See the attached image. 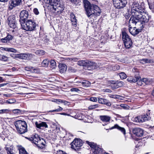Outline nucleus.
<instances>
[{"mask_svg": "<svg viewBox=\"0 0 154 154\" xmlns=\"http://www.w3.org/2000/svg\"><path fill=\"white\" fill-rule=\"evenodd\" d=\"M18 55V54H15L13 53H12L10 55L12 57H13V58H14V59H16L17 58H18V57H17Z\"/></svg>", "mask_w": 154, "mask_h": 154, "instance_id": "864d4df0", "label": "nucleus"}, {"mask_svg": "<svg viewBox=\"0 0 154 154\" xmlns=\"http://www.w3.org/2000/svg\"><path fill=\"white\" fill-rule=\"evenodd\" d=\"M119 75L120 78L122 79H125L126 78V75L123 72L120 73Z\"/></svg>", "mask_w": 154, "mask_h": 154, "instance_id": "de8ad7c7", "label": "nucleus"}, {"mask_svg": "<svg viewBox=\"0 0 154 154\" xmlns=\"http://www.w3.org/2000/svg\"><path fill=\"white\" fill-rule=\"evenodd\" d=\"M120 68V66L119 65H116L115 66L113 67L112 69L114 70H118Z\"/></svg>", "mask_w": 154, "mask_h": 154, "instance_id": "bf43d9fd", "label": "nucleus"}, {"mask_svg": "<svg viewBox=\"0 0 154 154\" xmlns=\"http://www.w3.org/2000/svg\"><path fill=\"white\" fill-rule=\"evenodd\" d=\"M13 36L11 35H8L5 37L0 39L1 41L3 43H7L12 39Z\"/></svg>", "mask_w": 154, "mask_h": 154, "instance_id": "4be33fe9", "label": "nucleus"}, {"mask_svg": "<svg viewBox=\"0 0 154 154\" xmlns=\"http://www.w3.org/2000/svg\"><path fill=\"white\" fill-rule=\"evenodd\" d=\"M70 91L72 92H78L79 91H80L78 88H71L70 90Z\"/></svg>", "mask_w": 154, "mask_h": 154, "instance_id": "603ef678", "label": "nucleus"}, {"mask_svg": "<svg viewBox=\"0 0 154 154\" xmlns=\"http://www.w3.org/2000/svg\"><path fill=\"white\" fill-rule=\"evenodd\" d=\"M8 24L9 26L13 28H15L16 26L15 16L14 15L10 16L8 18Z\"/></svg>", "mask_w": 154, "mask_h": 154, "instance_id": "4468645a", "label": "nucleus"}, {"mask_svg": "<svg viewBox=\"0 0 154 154\" xmlns=\"http://www.w3.org/2000/svg\"><path fill=\"white\" fill-rule=\"evenodd\" d=\"M51 67L52 69H55L56 66V63L55 60H51L50 62Z\"/></svg>", "mask_w": 154, "mask_h": 154, "instance_id": "ea45409f", "label": "nucleus"}, {"mask_svg": "<svg viewBox=\"0 0 154 154\" xmlns=\"http://www.w3.org/2000/svg\"><path fill=\"white\" fill-rule=\"evenodd\" d=\"M133 134L137 137H141L143 135V130L140 128H135L133 129Z\"/></svg>", "mask_w": 154, "mask_h": 154, "instance_id": "dca6fc26", "label": "nucleus"}, {"mask_svg": "<svg viewBox=\"0 0 154 154\" xmlns=\"http://www.w3.org/2000/svg\"><path fill=\"white\" fill-rule=\"evenodd\" d=\"M7 110V109H2L0 110V113H5Z\"/></svg>", "mask_w": 154, "mask_h": 154, "instance_id": "e2e57ef3", "label": "nucleus"}, {"mask_svg": "<svg viewBox=\"0 0 154 154\" xmlns=\"http://www.w3.org/2000/svg\"><path fill=\"white\" fill-rule=\"evenodd\" d=\"M32 55L31 54H18L17 57L18 58L24 60H30L32 57Z\"/></svg>", "mask_w": 154, "mask_h": 154, "instance_id": "a211bd4d", "label": "nucleus"}, {"mask_svg": "<svg viewBox=\"0 0 154 154\" xmlns=\"http://www.w3.org/2000/svg\"><path fill=\"white\" fill-rule=\"evenodd\" d=\"M87 60H81L77 62V64L79 66H83L85 67V68L86 66L87 65Z\"/></svg>", "mask_w": 154, "mask_h": 154, "instance_id": "cd10ccee", "label": "nucleus"}, {"mask_svg": "<svg viewBox=\"0 0 154 154\" xmlns=\"http://www.w3.org/2000/svg\"><path fill=\"white\" fill-rule=\"evenodd\" d=\"M114 7L120 9L125 7L127 3V0H112Z\"/></svg>", "mask_w": 154, "mask_h": 154, "instance_id": "423d86ee", "label": "nucleus"}, {"mask_svg": "<svg viewBox=\"0 0 154 154\" xmlns=\"http://www.w3.org/2000/svg\"><path fill=\"white\" fill-rule=\"evenodd\" d=\"M21 1V0H10L9 8L10 10L14 8L19 5Z\"/></svg>", "mask_w": 154, "mask_h": 154, "instance_id": "2eb2a0df", "label": "nucleus"}, {"mask_svg": "<svg viewBox=\"0 0 154 154\" xmlns=\"http://www.w3.org/2000/svg\"><path fill=\"white\" fill-rule=\"evenodd\" d=\"M144 8L140 5L137 2H134L131 5L132 15L129 20L131 24L140 25L143 28L145 23H147L149 19V16L147 13L145 12Z\"/></svg>", "mask_w": 154, "mask_h": 154, "instance_id": "f257e3e1", "label": "nucleus"}, {"mask_svg": "<svg viewBox=\"0 0 154 154\" xmlns=\"http://www.w3.org/2000/svg\"><path fill=\"white\" fill-rule=\"evenodd\" d=\"M86 142L91 148L94 149V154H98L102 152V149L99 147L96 144L94 143L89 142L88 141H86Z\"/></svg>", "mask_w": 154, "mask_h": 154, "instance_id": "6e6552de", "label": "nucleus"}, {"mask_svg": "<svg viewBox=\"0 0 154 154\" xmlns=\"http://www.w3.org/2000/svg\"><path fill=\"white\" fill-rule=\"evenodd\" d=\"M56 154H67L66 153H64L61 150H58L57 151Z\"/></svg>", "mask_w": 154, "mask_h": 154, "instance_id": "13d9d810", "label": "nucleus"}, {"mask_svg": "<svg viewBox=\"0 0 154 154\" xmlns=\"http://www.w3.org/2000/svg\"><path fill=\"white\" fill-rule=\"evenodd\" d=\"M59 67L60 72L62 73H64L65 72L67 68V66L64 64H60Z\"/></svg>", "mask_w": 154, "mask_h": 154, "instance_id": "bb28decb", "label": "nucleus"}, {"mask_svg": "<svg viewBox=\"0 0 154 154\" xmlns=\"http://www.w3.org/2000/svg\"><path fill=\"white\" fill-rule=\"evenodd\" d=\"M72 3L75 4V5H80L79 0H69Z\"/></svg>", "mask_w": 154, "mask_h": 154, "instance_id": "09e8293b", "label": "nucleus"}, {"mask_svg": "<svg viewBox=\"0 0 154 154\" xmlns=\"http://www.w3.org/2000/svg\"><path fill=\"white\" fill-rule=\"evenodd\" d=\"M45 51L43 50H37L35 52V53L39 56H42L45 54Z\"/></svg>", "mask_w": 154, "mask_h": 154, "instance_id": "4c0bfd02", "label": "nucleus"}, {"mask_svg": "<svg viewBox=\"0 0 154 154\" xmlns=\"http://www.w3.org/2000/svg\"><path fill=\"white\" fill-rule=\"evenodd\" d=\"M26 70L30 71L32 72L36 73L38 71L37 69V68L32 66L26 67Z\"/></svg>", "mask_w": 154, "mask_h": 154, "instance_id": "c756f323", "label": "nucleus"}, {"mask_svg": "<svg viewBox=\"0 0 154 154\" xmlns=\"http://www.w3.org/2000/svg\"><path fill=\"white\" fill-rule=\"evenodd\" d=\"M98 101L99 103L106 105L108 106H110L111 105V103L106 99L98 98Z\"/></svg>", "mask_w": 154, "mask_h": 154, "instance_id": "aec40b11", "label": "nucleus"}, {"mask_svg": "<svg viewBox=\"0 0 154 154\" xmlns=\"http://www.w3.org/2000/svg\"><path fill=\"white\" fill-rule=\"evenodd\" d=\"M122 39L124 42H128L127 41H132L131 38H130L129 36L125 32H123L122 33Z\"/></svg>", "mask_w": 154, "mask_h": 154, "instance_id": "412c9836", "label": "nucleus"}, {"mask_svg": "<svg viewBox=\"0 0 154 154\" xmlns=\"http://www.w3.org/2000/svg\"><path fill=\"white\" fill-rule=\"evenodd\" d=\"M73 61H76L77 60H78V58H76V59H71Z\"/></svg>", "mask_w": 154, "mask_h": 154, "instance_id": "338daca9", "label": "nucleus"}, {"mask_svg": "<svg viewBox=\"0 0 154 154\" xmlns=\"http://www.w3.org/2000/svg\"><path fill=\"white\" fill-rule=\"evenodd\" d=\"M4 50L6 51L11 52L14 53H16L17 52V50L13 48H4Z\"/></svg>", "mask_w": 154, "mask_h": 154, "instance_id": "79ce46f5", "label": "nucleus"}, {"mask_svg": "<svg viewBox=\"0 0 154 154\" xmlns=\"http://www.w3.org/2000/svg\"><path fill=\"white\" fill-rule=\"evenodd\" d=\"M59 112V110L58 109H55V110H51L49 111L50 112Z\"/></svg>", "mask_w": 154, "mask_h": 154, "instance_id": "680f3d73", "label": "nucleus"}, {"mask_svg": "<svg viewBox=\"0 0 154 154\" xmlns=\"http://www.w3.org/2000/svg\"><path fill=\"white\" fill-rule=\"evenodd\" d=\"M8 58L6 56L0 55V60L3 61H5L8 60Z\"/></svg>", "mask_w": 154, "mask_h": 154, "instance_id": "49530a36", "label": "nucleus"}, {"mask_svg": "<svg viewBox=\"0 0 154 154\" xmlns=\"http://www.w3.org/2000/svg\"><path fill=\"white\" fill-rule=\"evenodd\" d=\"M129 14H127V15L126 14L125 16V17L126 19H128L129 18Z\"/></svg>", "mask_w": 154, "mask_h": 154, "instance_id": "0e129e2a", "label": "nucleus"}, {"mask_svg": "<svg viewBox=\"0 0 154 154\" xmlns=\"http://www.w3.org/2000/svg\"><path fill=\"white\" fill-rule=\"evenodd\" d=\"M100 118L103 122L109 123L111 119V117L107 116H100Z\"/></svg>", "mask_w": 154, "mask_h": 154, "instance_id": "5701e85b", "label": "nucleus"}, {"mask_svg": "<svg viewBox=\"0 0 154 154\" xmlns=\"http://www.w3.org/2000/svg\"><path fill=\"white\" fill-rule=\"evenodd\" d=\"M37 146L41 149L44 148L46 144V142L43 138L40 137L38 136L37 137V140L35 141L34 143Z\"/></svg>", "mask_w": 154, "mask_h": 154, "instance_id": "1a4fd4ad", "label": "nucleus"}, {"mask_svg": "<svg viewBox=\"0 0 154 154\" xmlns=\"http://www.w3.org/2000/svg\"><path fill=\"white\" fill-rule=\"evenodd\" d=\"M21 25L24 30L29 31L35 30L37 26L36 23L32 20H27L24 23L22 22Z\"/></svg>", "mask_w": 154, "mask_h": 154, "instance_id": "20e7f679", "label": "nucleus"}, {"mask_svg": "<svg viewBox=\"0 0 154 154\" xmlns=\"http://www.w3.org/2000/svg\"><path fill=\"white\" fill-rule=\"evenodd\" d=\"M109 96L111 98H114V99H117V98H118V97H119V96L118 95H113V94H109Z\"/></svg>", "mask_w": 154, "mask_h": 154, "instance_id": "3c124183", "label": "nucleus"}, {"mask_svg": "<svg viewBox=\"0 0 154 154\" xmlns=\"http://www.w3.org/2000/svg\"><path fill=\"white\" fill-rule=\"evenodd\" d=\"M38 137V135L37 134H35L33 137H26L28 140L32 142V143H34L35 141H36L37 140V137Z\"/></svg>", "mask_w": 154, "mask_h": 154, "instance_id": "c85d7f7f", "label": "nucleus"}, {"mask_svg": "<svg viewBox=\"0 0 154 154\" xmlns=\"http://www.w3.org/2000/svg\"><path fill=\"white\" fill-rule=\"evenodd\" d=\"M53 102H55L56 103L59 104L60 102L64 103L65 105H66L67 102L65 100H63L61 99H56V100L53 101Z\"/></svg>", "mask_w": 154, "mask_h": 154, "instance_id": "58836bf2", "label": "nucleus"}, {"mask_svg": "<svg viewBox=\"0 0 154 154\" xmlns=\"http://www.w3.org/2000/svg\"><path fill=\"white\" fill-rule=\"evenodd\" d=\"M87 63L85 68V69H87L88 70H91L93 69H94L97 67V64L95 62L91 61H89L87 60Z\"/></svg>", "mask_w": 154, "mask_h": 154, "instance_id": "f3484780", "label": "nucleus"}, {"mask_svg": "<svg viewBox=\"0 0 154 154\" xmlns=\"http://www.w3.org/2000/svg\"><path fill=\"white\" fill-rule=\"evenodd\" d=\"M5 148L8 154H15L13 151L12 148L11 146L8 147L6 146Z\"/></svg>", "mask_w": 154, "mask_h": 154, "instance_id": "2f4dec72", "label": "nucleus"}, {"mask_svg": "<svg viewBox=\"0 0 154 154\" xmlns=\"http://www.w3.org/2000/svg\"><path fill=\"white\" fill-rule=\"evenodd\" d=\"M19 154H29L24 148H20L19 150Z\"/></svg>", "mask_w": 154, "mask_h": 154, "instance_id": "a19ab883", "label": "nucleus"}, {"mask_svg": "<svg viewBox=\"0 0 154 154\" xmlns=\"http://www.w3.org/2000/svg\"><path fill=\"white\" fill-rule=\"evenodd\" d=\"M12 111L15 114L20 115L22 114V111L18 109H13Z\"/></svg>", "mask_w": 154, "mask_h": 154, "instance_id": "e433bc0d", "label": "nucleus"}, {"mask_svg": "<svg viewBox=\"0 0 154 154\" xmlns=\"http://www.w3.org/2000/svg\"><path fill=\"white\" fill-rule=\"evenodd\" d=\"M35 125L37 128L40 129H41L42 127L48 128V125L45 122H42L38 123V122H35Z\"/></svg>", "mask_w": 154, "mask_h": 154, "instance_id": "b1692460", "label": "nucleus"}, {"mask_svg": "<svg viewBox=\"0 0 154 154\" xmlns=\"http://www.w3.org/2000/svg\"><path fill=\"white\" fill-rule=\"evenodd\" d=\"M109 82L112 85L111 87L113 90L122 87L123 86V82L118 81H116L114 80H110Z\"/></svg>", "mask_w": 154, "mask_h": 154, "instance_id": "9b49d317", "label": "nucleus"}, {"mask_svg": "<svg viewBox=\"0 0 154 154\" xmlns=\"http://www.w3.org/2000/svg\"><path fill=\"white\" fill-rule=\"evenodd\" d=\"M83 3L86 14L88 17L100 15L101 11L99 7L97 5L91 4L87 0H84Z\"/></svg>", "mask_w": 154, "mask_h": 154, "instance_id": "f03ea898", "label": "nucleus"}, {"mask_svg": "<svg viewBox=\"0 0 154 154\" xmlns=\"http://www.w3.org/2000/svg\"><path fill=\"white\" fill-rule=\"evenodd\" d=\"M50 10L53 13H60L64 10V7L60 0H49Z\"/></svg>", "mask_w": 154, "mask_h": 154, "instance_id": "7ed1b4c3", "label": "nucleus"}, {"mask_svg": "<svg viewBox=\"0 0 154 154\" xmlns=\"http://www.w3.org/2000/svg\"><path fill=\"white\" fill-rule=\"evenodd\" d=\"M16 102L15 100L13 98H11L6 101V103L8 104H12Z\"/></svg>", "mask_w": 154, "mask_h": 154, "instance_id": "37998d69", "label": "nucleus"}, {"mask_svg": "<svg viewBox=\"0 0 154 154\" xmlns=\"http://www.w3.org/2000/svg\"><path fill=\"white\" fill-rule=\"evenodd\" d=\"M49 60L48 59H45L42 62L41 65L44 67H47L49 63Z\"/></svg>", "mask_w": 154, "mask_h": 154, "instance_id": "72a5a7b5", "label": "nucleus"}, {"mask_svg": "<svg viewBox=\"0 0 154 154\" xmlns=\"http://www.w3.org/2000/svg\"><path fill=\"white\" fill-rule=\"evenodd\" d=\"M149 118V116L147 114H146L144 115L137 116L135 118L134 121L137 122H142L148 120Z\"/></svg>", "mask_w": 154, "mask_h": 154, "instance_id": "ddd939ff", "label": "nucleus"}, {"mask_svg": "<svg viewBox=\"0 0 154 154\" xmlns=\"http://www.w3.org/2000/svg\"><path fill=\"white\" fill-rule=\"evenodd\" d=\"M3 96L5 97H12V94H3Z\"/></svg>", "mask_w": 154, "mask_h": 154, "instance_id": "4d7b16f0", "label": "nucleus"}, {"mask_svg": "<svg viewBox=\"0 0 154 154\" xmlns=\"http://www.w3.org/2000/svg\"><path fill=\"white\" fill-rule=\"evenodd\" d=\"M29 16V13L28 11L26 10H23L20 13V20H19L20 23L21 24L22 22L24 23L26 21V19Z\"/></svg>", "mask_w": 154, "mask_h": 154, "instance_id": "9d476101", "label": "nucleus"}, {"mask_svg": "<svg viewBox=\"0 0 154 154\" xmlns=\"http://www.w3.org/2000/svg\"><path fill=\"white\" fill-rule=\"evenodd\" d=\"M137 80L136 82H137V84L138 85L141 86L143 84L142 79H141L140 77V76L139 75H138V77H137Z\"/></svg>", "mask_w": 154, "mask_h": 154, "instance_id": "c9c22d12", "label": "nucleus"}, {"mask_svg": "<svg viewBox=\"0 0 154 154\" xmlns=\"http://www.w3.org/2000/svg\"><path fill=\"white\" fill-rule=\"evenodd\" d=\"M90 100L93 102H96L97 100L96 97H91L90 98Z\"/></svg>", "mask_w": 154, "mask_h": 154, "instance_id": "6e6d98bb", "label": "nucleus"}, {"mask_svg": "<svg viewBox=\"0 0 154 154\" xmlns=\"http://www.w3.org/2000/svg\"><path fill=\"white\" fill-rule=\"evenodd\" d=\"M98 105L97 104H95L90 106H89L88 109H92L97 108L98 107Z\"/></svg>", "mask_w": 154, "mask_h": 154, "instance_id": "8fccbe9b", "label": "nucleus"}, {"mask_svg": "<svg viewBox=\"0 0 154 154\" xmlns=\"http://www.w3.org/2000/svg\"><path fill=\"white\" fill-rule=\"evenodd\" d=\"M133 71L134 73V77L130 76L127 79L128 82L131 83L136 82L137 80V78L138 77V76L139 75V72L137 69H133Z\"/></svg>", "mask_w": 154, "mask_h": 154, "instance_id": "f8f14e48", "label": "nucleus"}, {"mask_svg": "<svg viewBox=\"0 0 154 154\" xmlns=\"http://www.w3.org/2000/svg\"><path fill=\"white\" fill-rule=\"evenodd\" d=\"M70 16L72 25L75 27H76L77 26V20L74 14L71 13L70 14Z\"/></svg>", "mask_w": 154, "mask_h": 154, "instance_id": "393cba45", "label": "nucleus"}, {"mask_svg": "<svg viewBox=\"0 0 154 154\" xmlns=\"http://www.w3.org/2000/svg\"><path fill=\"white\" fill-rule=\"evenodd\" d=\"M8 1V0H0V2H7Z\"/></svg>", "mask_w": 154, "mask_h": 154, "instance_id": "774afa93", "label": "nucleus"}, {"mask_svg": "<svg viewBox=\"0 0 154 154\" xmlns=\"http://www.w3.org/2000/svg\"><path fill=\"white\" fill-rule=\"evenodd\" d=\"M7 83H3L0 84V87H2L4 85H7Z\"/></svg>", "mask_w": 154, "mask_h": 154, "instance_id": "69168bd1", "label": "nucleus"}, {"mask_svg": "<svg viewBox=\"0 0 154 154\" xmlns=\"http://www.w3.org/2000/svg\"><path fill=\"white\" fill-rule=\"evenodd\" d=\"M80 83H81L82 84L83 86L84 87H88L90 86L91 85V83L87 80H84L83 81H82L80 82Z\"/></svg>", "mask_w": 154, "mask_h": 154, "instance_id": "473e14b6", "label": "nucleus"}, {"mask_svg": "<svg viewBox=\"0 0 154 154\" xmlns=\"http://www.w3.org/2000/svg\"><path fill=\"white\" fill-rule=\"evenodd\" d=\"M142 29H136V27L132 28L130 27L129 30L130 32L133 35H135L138 34L140 32H141Z\"/></svg>", "mask_w": 154, "mask_h": 154, "instance_id": "6ab92c4d", "label": "nucleus"}, {"mask_svg": "<svg viewBox=\"0 0 154 154\" xmlns=\"http://www.w3.org/2000/svg\"><path fill=\"white\" fill-rule=\"evenodd\" d=\"M103 91L106 92L111 93L112 91L111 90L109 89H105L103 90Z\"/></svg>", "mask_w": 154, "mask_h": 154, "instance_id": "052dcab7", "label": "nucleus"}, {"mask_svg": "<svg viewBox=\"0 0 154 154\" xmlns=\"http://www.w3.org/2000/svg\"><path fill=\"white\" fill-rule=\"evenodd\" d=\"M82 141L79 139H74L71 143V148L75 151H79L82 145Z\"/></svg>", "mask_w": 154, "mask_h": 154, "instance_id": "0eeeda50", "label": "nucleus"}, {"mask_svg": "<svg viewBox=\"0 0 154 154\" xmlns=\"http://www.w3.org/2000/svg\"><path fill=\"white\" fill-rule=\"evenodd\" d=\"M142 61L145 63H152L153 62V61L152 60L146 58L143 59Z\"/></svg>", "mask_w": 154, "mask_h": 154, "instance_id": "c03bdc74", "label": "nucleus"}, {"mask_svg": "<svg viewBox=\"0 0 154 154\" xmlns=\"http://www.w3.org/2000/svg\"><path fill=\"white\" fill-rule=\"evenodd\" d=\"M114 128H117L118 130L120 131L124 135H125L126 134V131L125 129L124 128L120 127L117 124L113 126L111 128V129Z\"/></svg>", "mask_w": 154, "mask_h": 154, "instance_id": "a878e982", "label": "nucleus"}, {"mask_svg": "<svg viewBox=\"0 0 154 154\" xmlns=\"http://www.w3.org/2000/svg\"><path fill=\"white\" fill-rule=\"evenodd\" d=\"M14 125L17 131L19 133L23 134L27 131V125L25 121L18 120L15 122Z\"/></svg>", "mask_w": 154, "mask_h": 154, "instance_id": "39448f33", "label": "nucleus"}, {"mask_svg": "<svg viewBox=\"0 0 154 154\" xmlns=\"http://www.w3.org/2000/svg\"><path fill=\"white\" fill-rule=\"evenodd\" d=\"M68 71L69 72H75L77 70L74 67L70 66L68 68Z\"/></svg>", "mask_w": 154, "mask_h": 154, "instance_id": "a18cd8bd", "label": "nucleus"}, {"mask_svg": "<svg viewBox=\"0 0 154 154\" xmlns=\"http://www.w3.org/2000/svg\"><path fill=\"white\" fill-rule=\"evenodd\" d=\"M128 42H124L125 47L127 48H129L132 44V41H127Z\"/></svg>", "mask_w": 154, "mask_h": 154, "instance_id": "f704fd0d", "label": "nucleus"}, {"mask_svg": "<svg viewBox=\"0 0 154 154\" xmlns=\"http://www.w3.org/2000/svg\"><path fill=\"white\" fill-rule=\"evenodd\" d=\"M33 12L36 15H38L39 14L38 10L37 8H34L33 10Z\"/></svg>", "mask_w": 154, "mask_h": 154, "instance_id": "5fc2aeb1", "label": "nucleus"}, {"mask_svg": "<svg viewBox=\"0 0 154 154\" xmlns=\"http://www.w3.org/2000/svg\"><path fill=\"white\" fill-rule=\"evenodd\" d=\"M142 81L146 85H150L152 83V80L151 79L147 78H143L142 79Z\"/></svg>", "mask_w": 154, "mask_h": 154, "instance_id": "7c9ffc66", "label": "nucleus"}]
</instances>
